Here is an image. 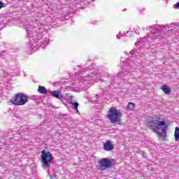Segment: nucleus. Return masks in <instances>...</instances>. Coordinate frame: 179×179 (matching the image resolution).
Instances as JSON below:
<instances>
[{
  "label": "nucleus",
  "mask_w": 179,
  "mask_h": 179,
  "mask_svg": "<svg viewBox=\"0 0 179 179\" xmlns=\"http://www.w3.org/2000/svg\"><path fill=\"white\" fill-rule=\"evenodd\" d=\"M28 99L29 97L27 96V95L22 93H18L12 98L11 103H13V104H15V106H24V104L27 103Z\"/></svg>",
  "instance_id": "7"
},
{
  "label": "nucleus",
  "mask_w": 179,
  "mask_h": 179,
  "mask_svg": "<svg viewBox=\"0 0 179 179\" xmlns=\"http://www.w3.org/2000/svg\"><path fill=\"white\" fill-rule=\"evenodd\" d=\"M103 149L106 152H110V150H113L114 149V145L110 141H106V143L103 144Z\"/></svg>",
  "instance_id": "11"
},
{
  "label": "nucleus",
  "mask_w": 179,
  "mask_h": 179,
  "mask_svg": "<svg viewBox=\"0 0 179 179\" xmlns=\"http://www.w3.org/2000/svg\"><path fill=\"white\" fill-rule=\"evenodd\" d=\"M81 78L85 82H90V80H94V79H100V74L99 71L93 68V66H90L88 68H83L80 70Z\"/></svg>",
  "instance_id": "3"
},
{
  "label": "nucleus",
  "mask_w": 179,
  "mask_h": 179,
  "mask_svg": "<svg viewBox=\"0 0 179 179\" xmlns=\"http://www.w3.org/2000/svg\"><path fill=\"white\" fill-rule=\"evenodd\" d=\"M111 167H113V162L108 158H102L98 162L97 169L100 171H104L105 170L111 169Z\"/></svg>",
  "instance_id": "8"
},
{
  "label": "nucleus",
  "mask_w": 179,
  "mask_h": 179,
  "mask_svg": "<svg viewBox=\"0 0 179 179\" xmlns=\"http://www.w3.org/2000/svg\"><path fill=\"white\" fill-rule=\"evenodd\" d=\"M96 99H99V98H98V97H99V95H96Z\"/></svg>",
  "instance_id": "23"
},
{
  "label": "nucleus",
  "mask_w": 179,
  "mask_h": 179,
  "mask_svg": "<svg viewBox=\"0 0 179 179\" xmlns=\"http://www.w3.org/2000/svg\"><path fill=\"white\" fill-rule=\"evenodd\" d=\"M162 27H166V25H152L148 27L144 31L152 38V40H156V38H162V34L160 31Z\"/></svg>",
  "instance_id": "4"
},
{
  "label": "nucleus",
  "mask_w": 179,
  "mask_h": 179,
  "mask_svg": "<svg viewBox=\"0 0 179 179\" xmlns=\"http://www.w3.org/2000/svg\"><path fill=\"white\" fill-rule=\"evenodd\" d=\"M91 24H96V22L92 21V22H91Z\"/></svg>",
  "instance_id": "21"
},
{
  "label": "nucleus",
  "mask_w": 179,
  "mask_h": 179,
  "mask_svg": "<svg viewBox=\"0 0 179 179\" xmlns=\"http://www.w3.org/2000/svg\"><path fill=\"white\" fill-rule=\"evenodd\" d=\"M38 93H41V94H47V88H45V87L39 85L38 88Z\"/></svg>",
  "instance_id": "14"
},
{
  "label": "nucleus",
  "mask_w": 179,
  "mask_h": 179,
  "mask_svg": "<svg viewBox=\"0 0 179 179\" xmlns=\"http://www.w3.org/2000/svg\"><path fill=\"white\" fill-rule=\"evenodd\" d=\"M106 117L111 124H116V122H120V121H121L122 113H121V110H117V108L111 107L108 111Z\"/></svg>",
  "instance_id": "5"
},
{
  "label": "nucleus",
  "mask_w": 179,
  "mask_h": 179,
  "mask_svg": "<svg viewBox=\"0 0 179 179\" xmlns=\"http://www.w3.org/2000/svg\"><path fill=\"white\" fill-rule=\"evenodd\" d=\"M129 82H131V79H129Z\"/></svg>",
  "instance_id": "25"
},
{
  "label": "nucleus",
  "mask_w": 179,
  "mask_h": 179,
  "mask_svg": "<svg viewBox=\"0 0 179 179\" xmlns=\"http://www.w3.org/2000/svg\"><path fill=\"white\" fill-rule=\"evenodd\" d=\"M132 58L133 57H130L129 59L127 60V62L128 64L127 66H123L122 71L119 72L118 73V78L120 79H122L124 76H127L128 75V72L131 71V68L132 67V65L134 64V62H132Z\"/></svg>",
  "instance_id": "9"
},
{
  "label": "nucleus",
  "mask_w": 179,
  "mask_h": 179,
  "mask_svg": "<svg viewBox=\"0 0 179 179\" xmlns=\"http://www.w3.org/2000/svg\"><path fill=\"white\" fill-rule=\"evenodd\" d=\"M47 173L50 174V169H48Z\"/></svg>",
  "instance_id": "22"
},
{
  "label": "nucleus",
  "mask_w": 179,
  "mask_h": 179,
  "mask_svg": "<svg viewBox=\"0 0 179 179\" xmlns=\"http://www.w3.org/2000/svg\"><path fill=\"white\" fill-rule=\"evenodd\" d=\"M135 108V104H134L132 102H129L127 105V110H130V111H132L134 108Z\"/></svg>",
  "instance_id": "18"
},
{
  "label": "nucleus",
  "mask_w": 179,
  "mask_h": 179,
  "mask_svg": "<svg viewBox=\"0 0 179 179\" xmlns=\"http://www.w3.org/2000/svg\"><path fill=\"white\" fill-rule=\"evenodd\" d=\"M67 103H69V104H71L72 106H73L74 110H76L77 113H79V110H78V107H79V103L73 100V96H70V98L67 99Z\"/></svg>",
  "instance_id": "10"
},
{
  "label": "nucleus",
  "mask_w": 179,
  "mask_h": 179,
  "mask_svg": "<svg viewBox=\"0 0 179 179\" xmlns=\"http://www.w3.org/2000/svg\"><path fill=\"white\" fill-rule=\"evenodd\" d=\"M23 26L29 38H32L27 45L29 51H36L39 47L44 48L48 45L50 39L43 34V24L29 20L25 21Z\"/></svg>",
  "instance_id": "1"
},
{
  "label": "nucleus",
  "mask_w": 179,
  "mask_h": 179,
  "mask_svg": "<svg viewBox=\"0 0 179 179\" xmlns=\"http://www.w3.org/2000/svg\"><path fill=\"white\" fill-rule=\"evenodd\" d=\"M132 32L131 31H127L126 34H122L121 32H120L117 36V38H121V37H128V36H131Z\"/></svg>",
  "instance_id": "15"
},
{
  "label": "nucleus",
  "mask_w": 179,
  "mask_h": 179,
  "mask_svg": "<svg viewBox=\"0 0 179 179\" xmlns=\"http://www.w3.org/2000/svg\"><path fill=\"white\" fill-rule=\"evenodd\" d=\"M174 136H175L176 142H178L179 141V127H176Z\"/></svg>",
  "instance_id": "16"
},
{
  "label": "nucleus",
  "mask_w": 179,
  "mask_h": 179,
  "mask_svg": "<svg viewBox=\"0 0 179 179\" xmlns=\"http://www.w3.org/2000/svg\"><path fill=\"white\" fill-rule=\"evenodd\" d=\"M173 8H174V9H178V8H179V2L178 3L173 5Z\"/></svg>",
  "instance_id": "19"
},
{
  "label": "nucleus",
  "mask_w": 179,
  "mask_h": 179,
  "mask_svg": "<svg viewBox=\"0 0 179 179\" xmlns=\"http://www.w3.org/2000/svg\"><path fill=\"white\" fill-rule=\"evenodd\" d=\"M145 125L152 129L153 132L157 134L159 136H162V133L159 132V129L162 131V136L164 137L166 135V131H167V124L164 121H159L156 119H152L147 122H145Z\"/></svg>",
  "instance_id": "2"
},
{
  "label": "nucleus",
  "mask_w": 179,
  "mask_h": 179,
  "mask_svg": "<svg viewBox=\"0 0 179 179\" xmlns=\"http://www.w3.org/2000/svg\"><path fill=\"white\" fill-rule=\"evenodd\" d=\"M53 178V177L52 176H50V179H52Z\"/></svg>",
  "instance_id": "24"
},
{
  "label": "nucleus",
  "mask_w": 179,
  "mask_h": 179,
  "mask_svg": "<svg viewBox=\"0 0 179 179\" xmlns=\"http://www.w3.org/2000/svg\"><path fill=\"white\" fill-rule=\"evenodd\" d=\"M51 96L53 97H55L56 99H59V100H61V99H64V95L62 94V92L59 90H53L50 93Z\"/></svg>",
  "instance_id": "12"
},
{
  "label": "nucleus",
  "mask_w": 179,
  "mask_h": 179,
  "mask_svg": "<svg viewBox=\"0 0 179 179\" xmlns=\"http://www.w3.org/2000/svg\"><path fill=\"white\" fill-rule=\"evenodd\" d=\"M166 27H168V30L171 31L174 30V29H178L179 26L175 24H170L169 25L166 24Z\"/></svg>",
  "instance_id": "17"
},
{
  "label": "nucleus",
  "mask_w": 179,
  "mask_h": 179,
  "mask_svg": "<svg viewBox=\"0 0 179 179\" xmlns=\"http://www.w3.org/2000/svg\"><path fill=\"white\" fill-rule=\"evenodd\" d=\"M3 8V2L0 1V9H2Z\"/></svg>",
  "instance_id": "20"
},
{
  "label": "nucleus",
  "mask_w": 179,
  "mask_h": 179,
  "mask_svg": "<svg viewBox=\"0 0 179 179\" xmlns=\"http://www.w3.org/2000/svg\"><path fill=\"white\" fill-rule=\"evenodd\" d=\"M161 90H162V92H164V93H165V94H170V93H171V89H170L167 85H163L161 87Z\"/></svg>",
  "instance_id": "13"
},
{
  "label": "nucleus",
  "mask_w": 179,
  "mask_h": 179,
  "mask_svg": "<svg viewBox=\"0 0 179 179\" xmlns=\"http://www.w3.org/2000/svg\"><path fill=\"white\" fill-rule=\"evenodd\" d=\"M41 153L42 167L45 170H47V169H50L51 166V162H52L54 158L52 157V154H51L50 151H45V150H43Z\"/></svg>",
  "instance_id": "6"
}]
</instances>
